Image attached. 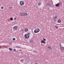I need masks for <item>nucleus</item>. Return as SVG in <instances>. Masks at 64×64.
<instances>
[{"label":"nucleus","instance_id":"nucleus-22","mask_svg":"<svg viewBox=\"0 0 64 64\" xmlns=\"http://www.w3.org/2000/svg\"><path fill=\"white\" fill-rule=\"evenodd\" d=\"M1 9H4V7H3V6L1 7Z\"/></svg>","mask_w":64,"mask_h":64},{"label":"nucleus","instance_id":"nucleus-28","mask_svg":"<svg viewBox=\"0 0 64 64\" xmlns=\"http://www.w3.org/2000/svg\"><path fill=\"white\" fill-rule=\"evenodd\" d=\"M55 27H56V28H57V29L58 28V26H55Z\"/></svg>","mask_w":64,"mask_h":64},{"label":"nucleus","instance_id":"nucleus-24","mask_svg":"<svg viewBox=\"0 0 64 64\" xmlns=\"http://www.w3.org/2000/svg\"><path fill=\"white\" fill-rule=\"evenodd\" d=\"M14 41H15V38H13L12 39Z\"/></svg>","mask_w":64,"mask_h":64},{"label":"nucleus","instance_id":"nucleus-17","mask_svg":"<svg viewBox=\"0 0 64 64\" xmlns=\"http://www.w3.org/2000/svg\"><path fill=\"white\" fill-rule=\"evenodd\" d=\"M60 48H61L62 47V46H61V44H60Z\"/></svg>","mask_w":64,"mask_h":64},{"label":"nucleus","instance_id":"nucleus-4","mask_svg":"<svg viewBox=\"0 0 64 64\" xmlns=\"http://www.w3.org/2000/svg\"><path fill=\"white\" fill-rule=\"evenodd\" d=\"M18 28V26H15L14 27V30H17Z\"/></svg>","mask_w":64,"mask_h":64},{"label":"nucleus","instance_id":"nucleus-33","mask_svg":"<svg viewBox=\"0 0 64 64\" xmlns=\"http://www.w3.org/2000/svg\"><path fill=\"white\" fill-rule=\"evenodd\" d=\"M10 9H11V8H12V7H10Z\"/></svg>","mask_w":64,"mask_h":64},{"label":"nucleus","instance_id":"nucleus-26","mask_svg":"<svg viewBox=\"0 0 64 64\" xmlns=\"http://www.w3.org/2000/svg\"><path fill=\"white\" fill-rule=\"evenodd\" d=\"M6 47V46H2V47L3 48H5V47Z\"/></svg>","mask_w":64,"mask_h":64},{"label":"nucleus","instance_id":"nucleus-3","mask_svg":"<svg viewBox=\"0 0 64 64\" xmlns=\"http://www.w3.org/2000/svg\"><path fill=\"white\" fill-rule=\"evenodd\" d=\"M20 4L21 6H23L24 5V2L23 1H21L20 2Z\"/></svg>","mask_w":64,"mask_h":64},{"label":"nucleus","instance_id":"nucleus-23","mask_svg":"<svg viewBox=\"0 0 64 64\" xmlns=\"http://www.w3.org/2000/svg\"><path fill=\"white\" fill-rule=\"evenodd\" d=\"M34 52H35V53H37V52L35 50H34L33 51Z\"/></svg>","mask_w":64,"mask_h":64},{"label":"nucleus","instance_id":"nucleus-8","mask_svg":"<svg viewBox=\"0 0 64 64\" xmlns=\"http://www.w3.org/2000/svg\"><path fill=\"white\" fill-rule=\"evenodd\" d=\"M48 49H52V48L50 46H48Z\"/></svg>","mask_w":64,"mask_h":64},{"label":"nucleus","instance_id":"nucleus-11","mask_svg":"<svg viewBox=\"0 0 64 64\" xmlns=\"http://www.w3.org/2000/svg\"><path fill=\"white\" fill-rule=\"evenodd\" d=\"M61 50H64V48L62 47L61 48H60Z\"/></svg>","mask_w":64,"mask_h":64},{"label":"nucleus","instance_id":"nucleus-5","mask_svg":"<svg viewBox=\"0 0 64 64\" xmlns=\"http://www.w3.org/2000/svg\"><path fill=\"white\" fill-rule=\"evenodd\" d=\"M24 13H21V14H20V15H21V16H24Z\"/></svg>","mask_w":64,"mask_h":64},{"label":"nucleus","instance_id":"nucleus-14","mask_svg":"<svg viewBox=\"0 0 64 64\" xmlns=\"http://www.w3.org/2000/svg\"><path fill=\"white\" fill-rule=\"evenodd\" d=\"M16 47H17V48H21V46H16Z\"/></svg>","mask_w":64,"mask_h":64},{"label":"nucleus","instance_id":"nucleus-2","mask_svg":"<svg viewBox=\"0 0 64 64\" xmlns=\"http://www.w3.org/2000/svg\"><path fill=\"white\" fill-rule=\"evenodd\" d=\"M24 37L26 39H28L29 38V35L28 34H26L24 35Z\"/></svg>","mask_w":64,"mask_h":64},{"label":"nucleus","instance_id":"nucleus-19","mask_svg":"<svg viewBox=\"0 0 64 64\" xmlns=\"http://www.w3.org/2000/svg\"><path fill=\"white\" fill-rule=\"evenodd\" d=\"M57 16H54V19H56V18H57Z\"/></svg>","mask_w":64,"mask_h":64},{"label":"nucleus","instance_id":"nucleus-12","mask_svg":"<svg viewBox=\"0 0 64 64\" xmlns=\"http://www.w3.org/2000/svg\"><path fill=\"white\" fill-rule=\"evenodd\" d=\"M58 23H60V22H61V20H58Z\"/></svg>","mask_w":64,"mask_h":64},{"label":"nucleus","instance_id":"nucleus-10","mask_svg":"<svg viewBox=\"0 0 64 64\" xmlns=\"http://www.w3.org/2000/svg\"><path fill=\"white\" fill-rule=\"evenodd\" d=\"M48 6H51V4L48 2Z\"/></svg>","mask_w":64,"mask_h":64},{"label":"nucleus","instance_id":"nucleus-6","mask_svg":"<svg viewBox=\"0 0 64 64\" xmlns=\"http://www.w3.org/2000/svg\"><path fill=\"white\" fill-rule=\"evenodd\" d=\"M55 6H56V7H59V4L58 3L56 4Z\"/></svg>","mask_w":64,"mask_h":64},{"label":"nucleus","instance_id":"nucleus-9","mask_svg":"<svg viewBox=\"0 0 64 64\" xmlns=\"http://www.w3.org/2000/svg\"><path fill=\"white\" fill-rule=\"evenodd\" d=\"M25 32H28V28H26L25 29Z\"/></svg>","mask_w":64,"mask_h":64},{"label":"nucleus","instance_id":"nucleus-7","mask_svg":"<svg viewBox=\"0 0 64 64\" xmlns=\"http://www.w3.org/2000/svg\"><path fill=\"white\" fill-rule=\"evenodd\" d=\"M41 42L42 43H44H44H45V41H44V40H41Z\"/></svg>","mask_w":64,"mask_h":64},{"label":"nucleus","instance_id":"nucleus-20","mask_svg":"<svg viewBox=\"0 0 64 64\" xmlns=\"http://www.w3.org/2000/svg\"><path fill=\"white\" fill-rule=\"evenodd\" d=\"M21 62L24 61V60L23 59H21L20 60Z\"/></svg>","mask_w":64,"mask_h":64},{"label":"nucleus","instance_id":"nucleus-18","mask_svg":"<svg viewBox=\"0 0 64 64\" xmlns=\"http://www.w3.org/2000/svg\"><path fill=\"white\" fill-rule=\"evenodd\" d=\"M24 15H26V16L27 15H28V14L27 13H24Z\"/></svg>","mask_w":64,"mask_h":64},{"label":"nucleus","instance_id":"nucleus-16","mask_svg":"<svg viewBox=\"0 0 64 64\" xmlns=\"http://www.w3.org/2000/svg\"><path fill=\"white\" fill-rule=\"evenodd\" d=\"M41 4V2H39L38 3V5H39V6H40Z\"/></svg>","mask_w":64,"mask_h":64},{"label":"nucleus","instance_id":"nucleus-30","mask_svg":"<svg viewBox=\"0 0 64 64\" xmlns=\"http://www.w3.org/2000/svg\"><path fill=\"white\" fill-rule=\"evenodd\" d=\"M14 20H16V18H14Z\"/></svg>","mask_w":64,"mask_h":64},{"label":"nucleus","instance_id":"nucleus-34","mask_svg":"<svg viewBox=\"0 0 64 64\" xmlns=\"http://www.w3.org/2000/svg\"><path fill=\"white\" fill-rule=\"evenodd\" d=\"M35 64H37V63H36Z\"/></svg>","mask_w":64,"mask_h":64},{"label":"nucleus","instance_id":"nucleus-13","mask_svg":"<svg viewBox=\"0 0 64 64\" xmlns=\"http://www.w3.org/2000/svg\"><path fill=\"white\" fill-rule=\"evenodd\" d=\"M58 3L59 4V6H61V4L62 3L61 2H59Z\"/></svg>","mask_w":64,"mask_h":64},{"label":"nucleus","instance_id":"nucleus-27","mask_svg":"<svg viewBox=\"0 0 64 64\" xmlns=\"http://www.w3.org/2000/svg\"><path fill=\"white\" fill-rule=\"evenodd\" d=\"M43 40H44V41H46V39H45V38H43Z\"/></svg>","mask_w":64,"mask_h":64},{"label":"nucleus","instance_id":"nucleus-1","mask_svg":"<svg viewBox=\"0 0 64 64\" xmlns=\"http://www.w3.org/2000/svg\"><path fill=\"white\" fill-rule=\"evenodd\" d=\"M40 31V30L38 28L34 30V32L35 33H38Z\"/></svg>","mask_w":64,"mask_h":64},{"label":"nucleus","instance_id":"nucleus-21","mask_svg":"<svg viewBox=\"0 0 64 64\" xmlns=\"http://www.w3.org/2000/svg\"><path fill=\"white\" fill-rule=\"evenodd\" d=\"M10 20H13V18H10Z\"/></svg>","mask_w":64,"mask_h":64},{"label":"nucleus","instance_id":"nucleus-35","mask_svg":"<svg viewBox=\"0 0 64 64\" xmlns=\"http://www.w3.org/2000/svg\"><path fill=\"white\" fill-rule=\"evenodd\" d=\"M1 47V46H0V47Z\"/></svg>","mask_w":64,"mask_h":64},{"label":"nucleus","instance_id":"nucleus-29","mask_svg":"<svg viewBox=\"0 0 64 64\" xmlns=\"http://www.w3.org/2000/svg\"><path fill=\"white\" fill-rule=\"evenodd\" d=\"M14 51H16V49H14Z\"/></svg>","mask_w":64,"mask_h":64},{"label":"nucleus","instance_id":"nucleus-31","mask_svg":"<svg viewBox=\"0 0 64 64\" xmlns=\"http://www.w3.org/2000/svg\"><path fill=\"white\" fill-rule=\"evenodd\" d=\"M28 34H29V35H30V34L28 32Z\"/></svg>","mask_w":64,"mask_h":64},{"label":"nucleus","instance_id":"nucleus-15","mask_svg":"<svg viewBox=\"0 0 64 64\" xmlns=\"http://www.w3.org/2000/svg\"><path fill=\"white\" fill-rule=\"evenodd\" d=\"M9 49L10 50V51H12L13 50L12 49V48H9Z\"/></svg>","mask_w":64,"mask_h":64},{"label":"nucleus","instance_id":"nucleus-25","mask_svg":"<svg viewBox=\"0 0 64 64\" xmlns=\"http://www.w3.org/2000/svg\"><path fill=\"white\" fill-rule=\"evenodd\" d=\"M30 43H32V40H30Z\"/></svg>","mask_w":64,"mask_h":64},{"label":"nucleus","instance_id":"nucleus-32","mask_svg":"<svg viewBox=\"0 0 64 64\" xmlns=\"http://www.w3.org/2000/svg\"><path fill=\"white\" fill-rule=\"evenodd\" d=\"M56 20H54V22H55V21H56Z\"/></svg>","mask_w":64,"mask_h":64}]
</instances>
